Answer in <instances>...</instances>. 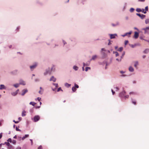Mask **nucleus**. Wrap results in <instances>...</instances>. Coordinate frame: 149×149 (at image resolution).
Listing matches in <instances>:
<instances>
[{
    "label": "nucleus",
    "instance_id": "nucleus-18",
    "mask_svg": "<svg viewBox=\"0 0 149 149\" xmlns=\"http://www.w3.org/2000/svg\"><path fill=\"white\" fill-rule=\"evenodd\" d=\"M17 72L18 70H15L12 72L11 73L15 75L17 74Z\"/></svg>",
    "mask_w": 149,
    "mask_h": 149
},
{
    "label": "nucleus",
    "instance_id": "nucleus-38",
    "mask_svg": "<svg viewBox=\"0 0 149 149\" xmlns=\"http://www.w3.org/2000/svg\"><path fill=\"white\" fill-rule=\"evenodd\" d=\"M134 9L133 8H132L130 9V11L131 13H132L134 12Z\"/></svg>",
    "mask_w": 149,
    "mask_h": 149
},
{
    "label": "nucleus",
    "instance_id": "nucleus-14",
    "mask_svg": "<svg viewBox=\"0 0 149 149\" xmlns=\"http://www.w3.org/2000/svg\"><path fill=\"white\" fill-rule=\"evenodd\" d=\"M36 4L39 5H42V3L39 0H36Z\"/></svg>",
    "mask_w": 149,
    "mask_h": 149
},
{
    "label": "nucleus",
    "instance_id": "nucleus-33",
    "mask_svg": "<svg viewBox=\"0 0 149 149\" xmlns=\"http://www.w3.org/2000/svg\"><path fill=\"white\" fill-rule=\"evenodd\" d=\"M36 103L34 102H31L30 103H29V104H30V105H32V106H34L35 104H36Z\"/></svg>",
    "mask_w": 149,
    "mask_h": 149
},
{
    "label": "nucleus",
    "instance_id": "nucleus-60",
    "mask_svg": "<svg viewBox=\"0 0 149 149\" xmlns=\"http://www.w3.org/2000/svg\"><path fill=\"white\" fill-rule=\"evenodd\" d=\"M145 10L146 11H148V6H146L145 7Z\"/></svg>",
    "mask_w": 149,
    "mask_h": 149
},
{
    "label": "nucleus",
    "instance_id": "nucleus-1",
    "mask_svg": "<svg viewBox=\"0 0 149 149\" xmlns=\"http://www.w3.org/2000/svg\"><path fill=\"white\" fill-rule=\"evenodd\" d=\"M38 63L37 62H34L33 64L30 66V68L31 71H33L37 66Z\"/></svg>",
    "mask_w": 149,
    "mask_h": 149
},
{
    "label": "nucleus",
    "instance_id": "nucleus-47",
    "mask_svg": "<svg viewBox=\"0 0 149 149\" xmlns=\"http://www.w3.org/2000/svg\"><path fill=\"white\" fill-rule=\"evenodd\" d=\"M7 141L8 142H10V143H12V139L11 138H9V139H8L7 140Z\"/></svg>",
    "mask_w": 149,
    "mask_h": 149
},
{
    "label": "nucleus",
    "instance_id": "nucleus-39",
    "mask_svg": "<svg viewBox=\"0 0 149 149\" xmlns=\"http://www.w3.org/2000/svg\"><path fill=\"white\" fill-rule=\"evenodd\" d=\"M72 90L73 92H74L76 90V88L74 87H73L72 88Z\"/></svg>",
    "mask_w": 149,
    "mask_h": 149
},
{
    "label": "nucleus",
    "instance_id": "nucleus-64",
    "mask_svg": "<svg viewBox=\"0 0 149 149\" xmlns=\"http://www.w3.org/2000/svg\"><path fill=\"white\" fill-rule=\"evenodd\" d=\"M38 149H42V146H40L38 147Z\"/></svg>",
    "mask_w": 149,
    "mask_h": 149
},
{
    "label": "nucleus",
    "instance_id": "nucleus-44",
    "mask_svg": "<svg viewBox=\"0 0 149 149\" xmlns=\"http://www.w3.org/2000/svg\"><path fill=\"white\" fill-rule=\"evenodd\" d=\"M145 9H142V10H141V12L143 13L144 14H146V11H145Z\"/></svg>",
    "mask_w": 149,
    "mask_h": 149
},
{
    "label": "nucleus",
    "instance_id": "nucleus-52",
    "mask_svg": "<svg viewBox=\"0 0 149 149\" xmlns=\"http://www.w3.org/2000/svg\"><path fill=\"white\" fill-rule=\"evenodd\" d=\"M87 0H81V2L83 4H84L85 2Z\"/></svg>",
    "mask_w": 149,
    "mask_h": 149
},
{
    "label": "nucleus",
    "instance_id": "nucleus-3",
    "mask_svg": "<svg viewBox=\"0 0 149 149\" xmlns=\"http://www.w3.org/2000/svg\"><path fill=\"white\" fill-rule=\"evenodd\" d=\"M40 119V117L38 115L35 116L33 118V121L35 122L38 121Z\"/></svg>",
    "mask_w": 149,
    "mask_h": 149
},
{
    "label": "nucleus",
    "instance_id": "nucleus-21",
    "mask_svg": "<svg viewBox=\"0 0 149 149\" xmlns=\"http://www.w3.org/2000/svg\"><path fill=\"white\" fill-rule=\"evenodd\" d=\"M97 57L96 55H93L92 56V58L91 59V61L95 60Z\"/></svg>",
    "mask_w": 149,
    "mask_h": 149
},
{
    "label": "nucleus",
    "instance_id": "nucleus-35",
    "mask_svg": "<svg viewBox=\"0 0 149 149\" xmlns=\"http://www.w3.org/2000/svg\"><path fill=\"white\" fill-rule=\"evenodd\" d=\"M136 11L138 12H141V10L140 8H137L136 10Z\"/></svg>",
    "mask_w": 149,
    "mask_h": 149
},
{
    "label": "nucleus",
    "instance_id": "nucleus-13",
    "mask_svg": "<svg viewBox=\"0 0 149 149\" xmlns=\"http://www.w3.org/2000/svg\"><path fill=\"white\" fill-rule=\"evenodd\" d=\"M56 78H55L54 76H52L51 77V78L50 79V81H52L53 82H55L56 81Z\"/></svg>",
    "mask_w": 149,
    "mask_h": 149
},
{
    "label": "nucleus",
    "instance_id": "nucleus-22",
    "mask_svg": "<svg viewBox=\"0 0 149 149\" xmlns=\"http://www.w3.org/2000/svg\"><path fill=\"white\" fill-rule=\"evenodd\" d=\"M6 47H8L10 49H13L14 48V47L12 45H8Z\"/></svg>",
    "mask_w": 149,
    "mask_h": 149
},
{
    "label": "nucleus",
    "instance_id": "nucleus-20",
    "mask_svg": "<svg viewBox=\"0 0 149 149\" xmlns=\"http://www.w3.org/2000/svg\"><path fill=\"white\" fill-rule=\"evenodd\" d=\"M138 62L137 61L134 62V67L136 68H137V66L138 65Z\"/></svg>",
    "mask_w": 149,
    "mask_h": 149
},
{
    "label": "nucleus",
    "instance_id": "nucleus-36",
    "mask_svg": "<svg viewBox=\"0 0 149 149\" xmlns=\"http://www.w3.org/2000/svg\"><path fill=\"white\" fill-rule=\"evenodd\" d=\"M106 63V66H107L108 65V63L107 62V61H104L102 63H99V64H102L103 63Z\"/></svg>",
    "mask_w": 149,
    "mask_h": 149
},
{
    "label": "nucleus",
    "instance_id": "nucleus-61",
    "mask_svg": "<svg viewBox=\"0 0 149 149\" xmlns=\"http://www.w3.org/2000/svg\"><path fill=\"white\" fill-rule=\"evenodd\" d=\"M103 51L104 52L106 51V50L104 48H102L101 49V52H102Z\"/></svg>",
    "mask_w": 149,
    "mask_h": 149
},
{
    "label": "nucleus",
    "instance_id": "nucleus-42",
    "mask_svg": "<svg viewBox=\"0 0 149 149\" xmlns=\"http://www.w3.org/2000/svg\"><path fill=\"white\" fill-rule=\"evenodd\" d=\"M136 45L137 44H135L134 45H130V46L132 48H134Z\"/></svg>",
    "mask_w": 149,
    "mask_h": 149
},
{
    "label": "nucleus",
    "instance_id": "nucleus-45",
    "mask_svg": "<svg viewBox=\"0 0 149 149\" xmlns=\"http://www.w3.org/2000/svg\"><path fill=\"white\" fill-rule=\"evenodd\" d=\"M15 129H16V130L17 131H19V132H21V130H20L19 129V128L17 127H16Z\"/></svg>",
    "mask_w": 149,
    "mask_h": 149
},
{
    "label": "nucleus",
    "instance_id": "nucleus-11",
    "mask_svg": "<svg viewBox=\"0 0 149 149\" xmlns=\"http://www.w3.org/2000/svg\"><path fill=\"white\" fill-rule=\"evenodd\" d=\"M111 25L113 27L118 26L120 25V23L119 22H116L115 24L112 23Z\"/></svg>",
    "mask_w": 149,
    "mask_h": 149
},
{
    "label": "nucleus",
    "instance_id": "nucleus-29",
    "mask_svg": "<svg viewBox=\"0 0 149 149\" xmlns=\"http://www.w3.org/2000/svg\"><path fill=\"white\" fill-rule=\"evenodd\" d=\"M34 110L33 108L31 109H30L29 112L31 115H32L33 113L34 112Z\"/></svg>",
    "mask_w": 149,
    "mask_h": 149
},
{
    "label": "nucleus",
    "instance_id": "nucleus-58",
    "mask_svg": "<svg viewBox=\"0 0 149 149\" xmlns=\"http://www.w3.org/2000/svg\"><path fill=\"white\" fill-rule=\"evenodd\" d=\"M62 42L63 43L64 45L67 44V42L64 40H62Z\"/></svg>",
    "mask_w": 149,
    "mask_h": 149
},
{
    "label": "nucleus",
    "instance_id": "nucleus-56",
    "mask_svg": "<svg viewBox=\"0 0 149 149\" xmlns=\"http://www.w3.org/2000/svg\"><path fill=\"white\" fill-rule=\"evenodd\" d=\"M132 102L133 104H134V105H136V102L135 101H133L132 99Z\"/></svg>",
    "mask_w": 149,
    "mask_h": 149
},
{
    "label": "nucleus",
    "instance_id": "nucleus-55",
    "mask_svg": "<svg viewBox=\"0 0 149 149\" xmlns=\"http://www.w3.org/2000/svg\"><path fill=\"white\" fill-rule=\"evenodd\" d=\"M89 65L85 63H83V66H84V67L86 66H88Z\"/></svg>",
    "mask_w": 149,
    "mask_h": 149
},
{
    "label": "nucleus",
    "instance_id": "nucleus-30",
    "mask_svg": "<svg viewBox=\"0 0 149 149\" xmlns=\"http://www.w3.org/2000/svg\"><path fill=\"white\" fill-rule=\"evenodd\" d=\"M20 29V27L19 26H17L15 30L16 32H17Z\"/></svg>",
    "mask_w": 149,
    "mask_h": 149
},
{
    "label": "nucleus",
    "instance_id": "nucleus-15",
    "mask_svg": "<svg viewBox=\"0 0 149 149\" xmlns=\"http://www.w3.org/2000/svg\"><path fill=\"white\" fill-rule=\"evenodd\" d=\"M139 33L136 31L134 32V37L135 38H137L139 36Z\"/></svg>",
    "mask_w": 149,
    "mask_h": 149
},
{
    "label": "nucleus",
    "instance_id": "nucleus-2",
    "mask_svg": "<svg viewBox=\"0 0 149 149\" xmlns=\"http://www.w3.org/2000/svg\"><path fill=\"white\" fill-rule=\"evenodd\" d=\"M126 94V92L125 91H123L122 92H121L119 94V97L122 99L124 98V96Z\"/></svg>",
    "mask_w": 149,
    "mask_h": 149
},
{
    "label": "nucleus",
    "instance_id": "nucleus-59",
    "mask_svg": "<svg viewBox=\"0 0 149 149\" xmlns=\"http://www.w3.org/2000/svg\"><path fill=\"white\" fill-rule=\"evenodd\" d=\"M74 87H75V88H79V86L78 85L76 84H75Z\"/></svg>",
    "mask_w": 149,
    "mask_h": 149
},
{
    "label": "nucleus",
    "instance_id": "nucleus-31",
    "mask_svg": "<svg viewBox=\"0 0 149 149\" xmlns=\"http://www.w3.org/2000/svg\"><path fill=\"white\" fill-rule=\"evenodd\" d=\"M113 53L116 54V57H117L119 55V54L117 52L113 51Z\"/></svg>",
    "mask_w": 149,
    "mask_h": 149
},
{
    "label": "nucleus",
    "instance_id": "nucleus-12",
    "mask_svg": "<svg viewBox=\"0 0 149 149\" xmlns=\"http://www.w3.org/2000/svg\"><path fill=\"white\" fill-rule=\"evenodd\" d=\"M6 87L3 84H1L0 85V90H2L3 89H6Z\"/></svg>",
    "mask_w": 149,
    "mask_h": 149
},
{
    "label": "nucleus",
    "instance_id": "nucleus-4",
    "mask_svg": "<svg viewBox=\"0 0 149 149\" xmlns=\"http://www.w3.org/2000/svg\"><path fill=\"white\" fill-rule=\"evenodd\" d=\"M142 30L144 31V33L145 34H149V26L143 28L142 29Z\"/></svg>",
    "mask_w": 149,
    "mask_h": 149
},
{
    "label": "nucleus",
    "instance_id": "nucleus-23",
    "mask_svg": "<svg viewBox=\"0 0 149 149\" xmlns=\"http://www.w3.org/2000/svg\"><path fill=\"white\" fill-rule=\"evenodd\" d=\"M26 112L25 110H23L22 113V116L24 117L26 116Z\"/></svg>",
    "mask_w": 149,
    "mask_h": 149
},
{
    "label": "nucleus",
    "instance_id": "nucleus-32",
    "mask_svg": "<svg viewBox=\"0 0 149 149\" xmlns=\"http://www.w3.org/2000/svg\"><path fill=\"white\" fill-rule=\"evenodd\" d=\"M11 94L14 96H15L17 94V93H16L15 92L11 93Z\"/></svg>",
    "mask_w": 149,
    "mask_h": 149
},
{
    "label": "nucleus",
    "instance_id": "nucleus-57",
    "mask_svg": "<svg viewBox=\"0 0 149 149\" xmlns=\"http://www.w3.org/2000/svg\"><path fill=\"white\" fill-rule=\"evenodd\" d=\"M12 142L13 144H15L16 143V141L15 140H13Z\"/></svg>",
    "mask_w": 149,
    "mask_h": 149
},
{
    "label": "nucleus",
    "instance_id": "nucleus-5",
    "mask_svg": "<svg viewBox=\"0 0 149 149\" xmlns=\"http://www.w3.org/2000/svg\"><path fill=\"white\" fill-rule=\"evenodd\" d=\"M28 92V90L26 88L23 89L22 91V92L20 93V94L22 96H24L25 94Z\"/></svg>",
    "mask_w": 149,
    "mask_h": 149
},
{
    "label": "nucleus",
    "instance_id": "nucleus-51",
    "mask_svg": "<svg viewBox=\"0 0 149 149\" xmlns=\"http://www.w3.org/2000/svg\"><path fill=\"white\" fill-rule=\"evenodd\" d=\"M149 22V19H147L145 20V23L147 24Z\"/></svg>",
    "mask_w": 149,
    "mask_h": 149
},
{
    "label": "nucleus",
    "instance_id": "nucleus-7",
    "mask_svg": "<svg viewBox=\"0 0 149 149\" xmlns=\"http://www.w3.org/2000/svg\"><path fill=\"white\" fill-rule=\"evenodd\" d=\"M132 33V31H130L128 32L125 33V34L123 35H121V36L123 37H124L126 36H128V37H129L130 36V35Z\"/></svg>",
    "mask_w": 149,
    "mask_h": 149
},
{
    "label": "nucleus",
    "instance_id": "nucleus-24",
    "mask_svg": "<svg viewBox=\"0 0 149 149\" xmlns=\"http://www.w3.org/2000/svg\"><path fill=\"white\" fill-rule=\"evenodd\" d=\"M149 52V49H146L143 51V53L144 54H147Z\"/></svg>",
    "mask_w": 149,
    "mask_h": 149
},
{
    "label": "nucleus",
    "instance_id": "nucleus-27",
    "mask_svg": "<svg viewBox=\"0 0 149 149\" xmlns=\"http://www.w3.org/2000/svg\"><path fill=\"white\" fill-rule=\"evenodd\" d=\"M65 86L66 87H67L69 88L71 86V84H68L67 83H65Z\"/></svg>",
    "mask_w": 149,
    "mask_h": 149
},
{
    "label": "nucleus",
    "instance_id": "nucleus-6",
    "mask_svg": "<svg viewBox=\"0 0 149 149\" xmlns=\"http://www.w3.org/2000/svg\"><path fill=\"white\" fill-rule=\"evenodd\" d=\"M101 53L102 55L101 58L103 59L105 58L107 56L106 54L103 52H101Z\"/></svg>",
    "mask_w": 149,
    "mask_h": 149
},
{
    "label": "nucleus",
    "instance_id": "nucleus-41",
    "mask_svg": "<svg viewBox=\"0 0 149 149\" xmlns=\"http://www.w3.org/2000/svg\"><path fill=\"white\" fill-rule=\"evenodd\" d=\"M88 69L90 70L91 68L90 67H86L85 68V71L87 72L88 70Z\"/></svg>",
    "mask_w": 149,
    "mask_h": 149
},
{
    "label": "nucleus",
    "instance_id": "nucleus-54",
    "mask_svg": "<svg viewBox=\"0 0 149 149\" xmlns=\"http://www.w3.org/2000/svg\"><path fill=\"white\" fill-rule=\"evenodd\" d=\"M60 91H63V90L61 89V87H59V88L58 90H57V92H59Z\"/></svg>",
    "mask_w": 149,
    "mask_h": 149
},
{
    "label": "nucleus",
    "instance_id": "nucleus-50",
    "mask_svg": "<svg viewBox=\"0 0 149 149\" xmlns=\"http://www.w3.org/2000/svg\"><path fill=\"white\" fill-rule=\"evenodd\" d=\"M41 99V98L40 97H38L37 98L35 99L36 100H38V101H40Z\"/></svg>",
    "mask_w": 149,
    "mask_h": 149
},
{
    "label": "nucleus",
    "instance_id": "nucleus-34",
    "mask_svg": "<svg viewBox=\"0 0 149 149\" xmlns=\"http://www.w3.org/2000/svg\"><path fill=\"white\" fill-rule=\"evenodd\" d=\"M130 95H136L137 94V93L136 92H130Z\"/></svg>",
    "mask_w": 149,
    "mask_h": 149
},
{
    "label": "nucleus",
    "instance_id": "nucleus-37",
    "mask_svg": "<svg viewBox=\"0 0 149 149\" xmlns=\"http://www.w3.org/2000/svg\"><path fill=\"white\" fill-rule=\"evenodd\" d=\"M123 49V48L122 47H120L119 49H118L117 50L119 52H121Z\"/></svg>",
    "mask_w": 149,
    "mask_h": 149
},
{
    "label": "nucleus",
    "instance_id": "nucleus-53",
    "mask_svg": "<svg viewBox=\"0 0 149 149\" xmlns=\"http://www.w3.org/2000/svg\"><path fill=\"white\" fill-rule=\"evenodd\" d=\"M125 54V52H123V53L122 54L121 56L120 57V58L122 59L123 58V56Z\"/></svg>",
    "mask_w": 149,
    "mask_h": 149
},
{
    "label": "nucleus",
    "instance_id": "nucleus-63",
    "mask_svg": "<svg viewBox=\"0 0 149 149\" xmlns=\"http://www.w3.org/2000/svg\"><path fill=\"white\" fill-rule=\"evenodd\" d=\"M13 122H14L15 123H17L19 122V121H15V120H13Z\"/></svg>",
    "mask_w": 149,
    "mask_h": 149
},
{
    "label": "nucleus",
    "instance_id": "nucleus-8",
    "mask_svg": "<svg viewBox=\"0 0 149 149\" xmlns=\"http://www.w3.org/2000/svg\"><path fill=\"white\" fill-rule=\"evenodd\" d=\"M19 84L20 85H22L23 86H24L26 85V82L22 79H20L19 80Z\"/></svg>",
    "mask_w": 149,
    "mask_h": 149
},
{
    "label": "nucleus",
    "instance_id": "nucleus-62",
    "mask_svg": "<svg viewBox=\"0 0 149 149\" xmlns=\"http://www.w3.org/2000/svg\"><path fill=\"white\" fill-rule=\"evenodd\" d=\"M125 71H120V73L122 74H123L125 73Z\"/></svg>",
    "mask_w": 149,
    "mask_h": 149
},
{
    "label": "nucleus",
    "instance_id": "nucleus-9",
    "mask_svg": "<svg viewBox=\"0 0 149 149\" xmlns=\"http://www.w3.org/2000/svg\"><path fill=\"white\" fill-rule=\"evenodd\" d=\"M136 15L142 19H143L146 17V15L143 14H140V13H136Z\"/></svg>",
    "mask_w": 149,
    "mask_h": 149
},
{
    "label": "nucleus",
    "instance_id": "nucleus-17",
    "mask_svg": "<svg viewBox=\"0 0 149 149\" xmlns=\"http://www.w3.org/2000/svg\"><path fill=\"white\" fill-rule=\"evenodd\" d=\"M73 68L75 71H77L78 70L79 68L76 65H74L73 66Z\"/></svg>",
    "mask_w": 149,
    "mask_h": 149
},
{
    "label": "nucleus",
    "instance_id": "nucleus-49",
    "mask_svg": "<svg viewBox=\"0 0 149 149\" xmlns=\"http://www.w3.org/2000/svg\"><path fill=\"white\" fill-rule=\"evenodd\" d=\"M129 97V95H125L124 97V99H126V98H128Z\"/></svg>",
    "mask_w": 149,
    "mask_h": 149
},
{
    "label": "nucleus",
    "instance_id": "nucleus-28",
    "mask_svg": "<svg viewBox=\"0 0 149 149\" xmlns=\"http://www.w3.org/2000/svg\"><path fill=\"white\" fill-rule=\"evenodd\" d=\"M29 134H25V136H23L22 138V139L23 140H24L27 137L29 136Z\"/></svg>",
    "mask_w": 149,
    "mask_h": 149
},
{
    "label": "nucleus",
    "instance_id": "nucleus-16",
    "mask_svg": "<svg viewBox=\"0 0 149 149\" xmlns=\"http://www.w3.org/2000/svg\"><path fill=\"white\" fill-rule=\"evenodd\" d=\"M129 70L130 72H132L134 71V69L132 67L130 66L129 67Z\"/></svg>",
    "mask_w": 149,
    "mask_h": 149
},
{
    "label": "nucleus",
    "instance_id": "nucleus-25",
    "mask_svg": "<svg viewBox=\"0 0 149 149\" xmlns=\"http://www.w3.org/2000/svg\"><path fill=\"white\" fill-rule=\"evenodd\" d=\"M19 83H16V84H14L13 85V86L15 88H17L19 87Z\"/></svg>",
    "mask_w": 149,
    "mask_h": 149
},
{
    "label": "nucleus",
    "instance_id": "nucleus-43",
    "mask_svg": "<svg viewBox=\"0 0 149 149\" xmlns=\"http://www.w3.org/2000/svg\"><path fill=\"white\" fill-rule=\"evenodd\" d=\"M53 85L55 86L56 88H57L58 86V84L57 83L56 84V83H53Z\"/></svg>",
    "mask_w": 149,
    "mask_h": 149
},
{
    "label": "nucleus",
    "instance_id": "nucleus-19",
    "mask_svg": "<svg viewBox=\"0 0 149 149\" xmlns=\"http://www.w3.org/2000/svg\"><path fill=\"white\" fill-rule=\"evenodd\" d=\"M49 70L46 69L45 70V72L44 73V75H46L47 74L49 73Z\"/></svg>",
    "mask_w": 149,
    "mask_h": 149
},
{
    "label": "nucleus",
    "instance_id": "nucleus-10",
    "mask_svg": "<svg viewBox=\"0 0 149 149\" xmlns=\"http://www.w3.org/2000/svg\"><path fill=\"white\" fill-rule=\"evenodd\" d=\"M110 36V38L111 39H114L115 38L116 36H117V34L115 33L114 34H109Z\"/></svg>",
    "mask_w": 149,
    "mask_h": 149
},
{
    "label": "nucleus",
    "instance_id": "nucleus-48",
    "mask_svg": "<svg viewBox=\"0 0 149 149\" xmlns=\"http://www.w3.org/2000/svg\"><path fill=\"white\" fill-rule=\"evenodd\" d=\"M43 90H42V91H41V90H40L39 91L38 93L41 94L42 95L43 94Z\"/></svg>",
    "mask_w": 149,
    "mask_h": 149
},
{
    "label": "nucleus",
    "instance_id": "nucleus-26",
    "mask_svg": "<svg viewBox=\"0 0 149 149\" xmlns=\"http://www.w3.org/2000/svg\"><path fill=\"white\" fill-rule=\"evenodd\" d=\"M114 88L116 89V91H118L119 90V88L118 87L116 86V85H114L113 86Z\"/></svg>",
    "mask_w": 149,
    "mask_h": 149
},
{
    "label": "nucleus",
    "instance_id": "nucleus-46",
    "mask_svg": "<svg viewBox=\"0 0 149 149\" xmlns=\"http://www.w3.org/2000/svg\"><path fill=\"white\" fill-rule=\"evenodd\" d=\"M40 81V80L36 78L35 79V81L36 82H39Z\"/></svg>",
    "mask_w": 149,
    "mask_h": 149
},
{
    "label": "nucleus",
    "instance_id": "nucleus-40",
    "mask_svg": "<svg viewBox=\"0 0 149 149\" xmlns=\"http://www.w3.org/2000/svg\"><path fill=\"white\" fill-rule=\"evenodd\" d=\"M4 144V145L6 144L8 146H9L10 145V143L8 142H5Z\"/></svg>",
    "mask_w": 149,
    "mask_h": 149
}]
</instances>
